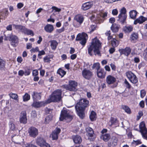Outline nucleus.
<instances>
[{
    "instance_id": "nucleus-1",
    "label": "nucleus",
    "mask_w": 147,
    "mask_h": 147,
    "mask_svg": "<svg viewBox=\"0 0 147 147\" xmlns=\"http://www.w3.org/2000/svg\"><path fill=\"white\" fill-rule=\"evenodd\" d=\"M101 47V43L97 38L93 39L91 45L88 48V54L92 55V51H93L94 54L101 56L99 50Z\"/></svg>"
},
{
    "instance_id": "nucleus-2",
    "label": "nucleus",
    "mask_w": 147,
    "mask_h": 147,
    "mask_svg": "<svg viewBox=\"0 0 147 147\" xmlns=\"http://www.w3.org/2000/svg\"><path fill=\"white\" fill-rule=\"evenodd\" d=\"M62 91L61 90L57 89L55 90L51 95L50 98V101H48V103L51 102H57L60 101L61 98Z\"/></svg>"
},
{
    "instance_id": "nucleus-3",
    "label": "nucleus",
    "mask_w": 147,
    "mask_h": 147,
    "mask_svg": "<svg viewBox=\"0 0 147 147\" xmlns=\"http://www.w3.org/2000/svg\"><path fill=\"white\" fill-rule=\"evenodd\" d=\"M72 116L69 114V111L64 109L61 110L59 118L60 121L65 120L69 122L72 119Z\"/></svg>"
},
{
    "instance_id": "nucleus-4",
    "label": "nucleus",
    "mask_w": 147,
    "mask_h": 147,
    "mask_svg": "<svg viewBox=\"0 0 147 147\" xmlns=\"http://www.w3.org/2000/svg\"><path fill=\"white\" fill-rule=\"evenodd\" d=\"M88 100L85 99H82L77 103L75 106L76 109L84 110L85 108L88 106Z\"/></svg>"
},
{
    "instance_id": "nucleus-5",
    "label": "nucleus",
    "mask_w": 147,
    "mask_h": 147,
    "mask_svg": "<svg viewBox=\"0 0 147 147\" xmlns=\"http://www.w3.org/2000/svg\"><path fill=\"white\" fill-rule=\"evenodd\" d=\"M77 85V83L76 82L74 81H71L69 82V85H63L61 87L70 91H76L77 90L76 88Z\"/></svg>"
},
{
    "instance_id": "nucleus-6",
    "label": "nucleus",
    "mask_w": 147,
    "mask_h": 147,
    "mask_svg": "<svg viewBox=\"0 0 147 147\" xmlns=\"http://www.w3.org/2000/svg\"><path fill=\"white\" fill-rule=\"evenodd\" d=\"M88 38L87 34L84 32H82V34H79L77 35L76 40V41H80V43L84 46L86 43V40Z\"/></svg>"
},
{
    "instance_id": "nucleus-7",
    "label": "nucleus",
    "mask_w": 147,
    "mask_h": 147,
    "mask_svg": "<svg viewBox=\"0 0 147 147\" xmlns=\"http://www.w3.org/2000/svg\"><path fill=\"white\" fill-rule=\"evenodd\" d=\"M74 20L78 22L76 24L74 23L73 26L76 28L79 27L82 23L84 20V18L83 15L78 14L76 15L74 18Z\"/></svg>"
},
{
    "instance_id": "nucleus-8",
    "label": "nucleus",
    "mask_w": 147,
    "mask_h": 147,
    "mask_svg": "<svg viewBox=\"0 0 147 147\" xmlns=\"http://www.w3.org/2000/svg\"><path fill=\"white\" fill-rule=\"evenodd\" d=\"M126 75L130 82L134 84H136L138 82L137 77L131 71L127 72Z\"/></svg>"
},
{
    "instance_id": "nucleus-9",
    "label": "nucleus",
    "mask_w": 147,
    "mask_h": 147,
    "mask_svg": "<svg viewBox=\"0 0 147 147\" xmlns=\"http://www.w3.org/2000/svg\"><path fill=\"white\" fill-rule=\"evenodd\" d=\"M86 135L89 140L91 141H94L96 137L92 129L90 127H88L86 128Z\"/></svg>"
},
{
    "instance_id": "nucleus-10",
    "label": "nucleus",
    "mask_w": 147,
    "mask_h": 147,
    "mask_svg": "<svg viewBox=\"0 0 147 147\" xmlns=\"http://www.w3.org/2000/svg\"><path fill=\"white\" fill-rule=\"evenodd\" d=\"M28 133L31 137L35 138L38 134V130L34 127H31L28 129Z\"/></svg>"
},
{
    "instance_id": "nucleus-11",
    "label": "nucleus",
    "mask_w": 147,
    "mask_h": 147,
    "mask_svg": "<svg viewBox=\"0 0 147 147\" xmlns=\"http://www.w3.org/2000/svg\"><path fill=\"white\" fill-rule=\"evenodd\" d=\"M140 131L142 136L147 139V129H146L144 122H142L139 125Z\"/></svg>"
},
{
    "instance_id": "nucleus-12",
    "label": "nucleus",
    "mask_w": 147,
    "mask_h": 147,
    "mask_svg": "<svg viewBox=\"0 0 147 147\" xmlns=\"http://www.w3.org/2000/svg\"><path fill=\"white\" fill-rule=\"evenodd\" d=\"M82 75L85 79L88 80L92 77L93 74L89 70L85 69L82 71Z\"/></svg>"
},
{
    "instance_id": "nucleus-13",
    "label": "nucleus",
    "mask_w": 147,
    "mask_h": 147,
    "mask_svg": "<svg viewBox=\"0 0 147 147\" xmlns=\"http://www.w3.org/2000/svg\"><path fill=\"white\" fill-rule=\"evenodd\" d=\"M93 4V1L85 3L82 5L81 9L84 11L87 10L91 8L92 7Z\"/></svg>"
},
{
    "instance_id": "nucleus-14",
    "label": "nucleus",
    "mask_w": 147,
    "mask_h": 147,
    "mask_svg": "<svg viewBox=\"0 0 147 147\" xmlns=\"http://www.w3.org/2000/svg\"><path fill=\"white\" fill-rule=\"evenodd\" d=\"M61 131V129L58 127H56L53 131L51 136L53 140H57L59 134Z\"/></svg>"
},
{
    "instance_id": "nucleus-15",
    "label": "nucleus",
    "mask_w": 147,
    "mask_h": 147,
    "mask_svg": "<svg viewBox=\"0 0 147 147\" xmlns=\"http://www.w3.org/2000/svg\"><path fill=\"white\" fill-rule=\"evenodd\" d=\"M121 55L124 54L127 57L130 53L131 49L129 47H126L125 49H122L119 50Z\"/></svg>"
},
{
    "instance_id": "nucleus-16",
    "label": "nucleus",
    "mask_w": 147,
    "mask_h": 147,
    "mask_svg": "<svg viewBox=\"0 0 147 147\" xmlns=\"http://www.w3.org/2000/svg\"><path fill=\"white\" fill-rule=\"evenodd\" d=\"M27 120L26 112L25 111H22L21 113L20 118V123L25 124L27 123Z\"/></svg>"
},
{
    "instance_id": "nucleus-17",
    "label": "nucleus",
    "mask_w": 147,
    "mask_h": 147,
    "mask_svg": "<svg viewBox=\"0 0 147 147\" xmlns=\"http://www.w3.org/2000/svg\"><path fill=\"white\" fill-rule=\"evenodd\" d=\"M117 138L115 136L112 137L108 142V146L109 147H115L117 144Z\"/></svg>"
},
{
    "instance_id": "nucleus-18",
    "label": "nucleus",
    "mask_w": 147,
    "mask_h": 147,
    "mask_svg": "<svg viewBox=\"0 0 147 147\" xmlns=\"http://www.w3.org/2000/svg\"><path fill=\"white\" fill-rule=\"evenodd\" d=\"M116 81V79L114 76L111 75H108L106 78V82L108 85L113 84Z\"/></svg>"
},
{
    "instance_id": "nucleus-19",
    "label": "nucleus",
    "mask_w": 147,
    "mask_h": 147,
    "mask_svg": "<svg viewBox=\"0 0 147 147\" xmlns=\"http://www.w3.org/2000/svg\"><path fill=\"white\" fill-rule=\"evenodd\" d=\"M10 40L11 41V45L14 47H16L18 42V40L17 37L15 35H13L11 36Z\"/></svg>"
},
{
    "instance_id": "nucleus-20",
    "label": "nucleus",
    "mask_w": 147,
    "mask_h": 147,
    "mask_svg": "<svg viewBox=\"0 0 147 147\" xmlns=\"http://www.w3.org/2000/svg\"><path fill=\"white\" fill-rule=\"evenodd\" d=\"M45 104V103L43 101L37 102L34 101L32 105V106L35 108H37L44 106Z\"/></svg>"
},
{
    "instance_id": "nucleus-21",
    "label": "nucleus",
    "mask_w": 147,
    "mask_h": 147,
    "mask_svg": "<svg viewBox=\"0 0 147 147\" xmlns=\"http://www.w3.org/2000/svg\"><path fill=\"white\" fill-rule=\"evenodd\" d=\"M127 17V15H120L119 14L118 17V18L117 20L119 21L122 24H124L126 23V19Z\"/></svg>"
},
{
    "instance_id": "nucleus-22",
    "label": "nucleus",
    "mask_w": 147,
    "mask_h": 147,
    "mask_svg": "<svg viewBox=\"0 0 147 147\" xmlns=\"http://www.w3.org/2000/svg\"><path fill=\"white\" fill-rule=\"evenodd\" d=\"M97 75L98 77L100 78H103L105 77L106 72L104 69H100L97 70Z\"/></svg>"
},
{
    "instance_id": "nucleus-23",
    "label": "nucleus",
    "mask_w": 147,
    "mask_h": 147,
    "mask_svg": "<svg viewBox=\"0 0 147 147\" xmlns=\"http://www.w3.org/2000/svg\"><path fill=\"white\" fill-rule=\"evenodd\" d=\"M30 74V69H28L24 71L23 70H20L18 72V74L19 76H22L24 75L25 76H29Z\"/></svg>"
},
{
    "instance_id": "nucleus-24",
    "label": "nucleus",
    "mask_w": 147,
    "mask_h": 147,
    "mask_svg": "<svg viewBox=\"0 0 147 147\" xmlns=\"http://www.w3.org/2000/svg\"><path fill=\"white\" fill-rule=\"evenodd\" d=\"M146 20V18L142 16H141L138 18L134 22V24H136L138 23L140 24H142Z\"/></svg>"
},
{
    "instance_id": "nucleus-25",
    "label": "nucleus",
    "mask_w": 147,
    "mask_h": 147,
    "mask_svg": "<svg viewBox=\"0 0 147 147\" xmlns=\"http://www.w3.org/2000/svg\"><path fill=\"white\" fill-rule=\"evenodd\" d=\"M32 96L34 101L39 100L41 98V93L36 92H33Z\"/></svg>"
},
{
    "instance_id": "nucleus-26",
    "label": "nucleus",
    "mask_w": 147,
    "mask_h": 147,
    "mask_svg": "<svg viewBox=\"0 0 147 147\" xmlns=\"http://www.w3.org/2000/svg\"><path fill=\"white\" fill-rule=\"evenodd\" d=\"M44 29L46 32L51 33L53 30L54 27L52 25L47 24L45 27Z\"/></svg>"
},
{
    "instance_id": "nucleus-27",
    "label": "nucleus",
    "mask_w": 147,
    "mask_h": 147,
    "mask_svg": "<svg viewBox=\"0 0 147 147\" xmlns=\"http://www.w3.org/2000/svg\"><path fill=\"white\" fill-rule=\"evenodd\" d=\"M73 139L74 142L76 144L80 143L82 141L81 138L78 135L73 136Z\"/></svg>"
},
{
    "instance_id": "nucleus-28",
    "label": "nucleus",
    "mask_w": 147,
    "mask_h": 147,
    "mask_svg": "<svg viewBox=\"0 0 147 147\" xmlns=\"http://www.w3.org/2000/svg\"><path fill=\"white\" fill-rule=\"evenodd\" d=\"M8 13V10L6 9H3L2 11H0V15L3 16L4 20L7 18Z\"/></svg>"
},
{
    "instance_id": "nucleus-29",
    "label": "nucleus",
    "mask_w": 147,
    "mask_h": 147,
    "mask_svg": "<svg viewBox=\"0 0 147 147\" xmlns=\"http://www.w3.org/2000/svg\"><path fill=\"white\" fill-rule=\"evenodd\" d=\"M51 42V47L52 49L55 50L58 45V42L55 40H53L50 41Z\"/></svg>"
},
{
    "instance_id": "nucleus-30",
    "label": "nucleus",
    "mask_w": 147,
    "mask_h": 147,
    "mask_svg": "<svg viewBox=\"0 0 147 147\" xmlns=\"http://www.w3.org/2000/svg\"><path fill=\"white\" fill-rule=\"evenodd\" d=\"M15 28L20 32H24V31L26 28L23 26L20 25H14Z\"/></svg>"
},
{
    "instance_id": "nucleus-31",
    "label": "nucleus",
    "mask_w": 147,
    "mask_h": 147,
    "mask_svg": "<svg viewBox=\"0 0 147 147\" xmlns=\"http://www.w3.org/2000/svg\"><path fill=\"white\" fill-rule=\"evenodd\" d=\"M137 13V11L134 10L130 11L129 12V14L131 18L133 19H136Z\"/></svg>"
},
{
    "instance_id": "nucleus-32",
    "label": "nucleus",
    "mask_w": 147,
    "mask_h": 147,
    "mask_svg": "<svg viewBox=\"0 0 147 147\" xmlns=\"http://www.w3.org/2000/svg\"><path fill=\"white\" fill-rule=\"evenodd\" d=\"M119 27L120 26L119 25L114 24H112L111 27V29L113 32H116L118 31Z\"/></svg>"
},
{
    "instance_id": "nucleus-33",
    "label": "nucleus",
    "mask_w": 147,
    "mask_h": 147,
    "mask_svg": "<svg viewBox=\"0 0 147 147\" xmlns=\"http://www.w3.org/2000/svg\"><path fill=\"white\" fill-rule=\"evenodd\" d=\"M119 44L118 40H116L115 38H113L111 40V45L113 47H117Z\"/></svg>"
},
{
    "instance_id": "nucleus-34",
    "label": "nucleus",
    "mask_w": 147,
    "mask_h": 147,
    "mask_svg": "<svg viewBox=\"0 0 147 147\" xmlns=\"http://www.w3.org/2000/svg\"><path fill=\"white\" fill-rule=\"evenodd\" d=\"M78 113V115L82 119H83L84 117L85 114L84 113V110L82 109H76Z\"/></svg>"
},
{
    "instance_id": "nucleus-35",
    "label": "nucleus",
    "mask_w": 147,
    "mask_h": 147,
    "mask_svg": "<svg viewBox=\"0 0 147 147\" xmlns=\"http://www.w3.org/2000/svg\"><path fill=\"white\" fill-rule=\"evenodd\" d=\"M53 55H48L43 58V61L45 62L50 63L51 61L50 59L52 58L53 57Z\"/></svg>"
},
{
    "instance_id": "nucleus-36",
    "label": "nucleus",
    "mask_w": 147,
    "mask_h": 147,
    "mask_svg": "<svg viewBox=\"0 0 147 147\" xmlns=\"http://www.w3.org/2000/svg\"><path fill=\"white\" fill-rule=\"evenodd\" d=\"M100 138L105 142L107 141L110 138V135L109 134L102 135Z\"/></svg>"
},
{
    "instance_id": "nucleus-37",
    "label": "nucleus",
    "mask_w": 147,
    "mask_h": 147,
    "mask_svg": "<svg viewBox=\"0 0 147 147\" xmlns=\"http://www.w3.org/2000/svg\"><path fill=\"white\" fill-rule=\"evenodd\" d=\"M90 118L92 121L95 120L96 118V113L92 111L91 112L90 116Z\"/></svg>"
},
{
    "instance_id": "nucleus-38",
    "label": "nucleus",
    "mask_w": 147,
    "mask_h": 147,
    "mask_svg": "<svg viewBox=\"0 0 147 147\" xmlns=\"http://www.w3.org/2000/svg\"><path fill=\"white\" fill-rule=\"evenodd\" d=\"M138 38V34L137 33H133L131 35L130 39L131 40L134 41L137 40Z\"/></svg>"
},
{
    "instance_id": "nucleus-39",
    "label": "nucleus",
    "mask_w": 147,
    "mask_h": 147,
    "mask_svg": "<svg viewBox=\"0 0 147 147\" xmlns=\"http://www.w3.org/2000/svg\"><path fill=\"white\" fill-rule=\"evenodd\" d=\"M132 30L133 27L131 26H125L123 28L124 31L127 33L130 32Z\"/></svg>"
},
{
    "instance_id": "nucleus-40",
    "label": "nucleus",
    "mask_w": 147,
    "mask_h": 147,
    "mask_svg": "<svg viewBox=\"0 0 147 147\" xmlns=\"http://www.w3.org/2000/svg\"><path fill=\"white\" fill-rule=\"evenodd\" d=\"M24 33L27 35H30L32 36L34 35V33L31 30L28 29L26 28Z\"/></svg>"
},
{
    "instance_id": "nucleus-41",
    "label": "nucleus",
    "mask_w": 147,
    "mask_h": 147,
    "mask_svg": "<svg viewBox=\"0 0 147 147\" xmlns=\"http://www.w3.org/2000/svg\"><path fill=\"white\" fill-rule=\"evenodd\" d=\"M45 142V141L44 139L41 138H38L36 140V144L40 146H41Z\"/></svg>"
},
{
    "instance_id": "nucleus-42",
    "label": "nucleus",
    "mask_w": 147,
    "mask_h": 147,
    "mask_svg": "<svg viewBox=\"0 0 147 147\" xmlns=\"http://www.w3.org/2000/svg\"><path fill=\"white\" fill-rule=\"evenodd\" d=\"M122 108L125 111L128 113L130 114L131 113V111L129 108L127 106L124 105H122Z\"/></svg>"
},
{
    "instance_id": "nucleus-43",
    "label": "nucleus",
    "mask_w": 147,
    "mask_h": 147,
    "mask_svg": "<svg viewBox=\"0 0 147 147\" xmlns=\"http://www.w3.org/2000/svg\"><path fill=\"white\" fill-rule=\"evenodd\" d=\"M95 18L94 16L93 15L90 17V18L91 20H96V21H99L101 19V16L100 15H97L96 17V19Z\"/></svg>"
},
{
    "instance_id": "nucleus-44",
    "label": "nucleus",
    "mask_w": 147,
    "mask_h": 147,
    "mask_svg": "<svg viewBox=\"0 0 147 147\" xmlns=\"http://www.w3.org/2000/svg\"><path fill=\"white\" fill-rule=\"evenodd\" d=\"M5 61L1 59L0 58V70L3 69L5 66Z\"/></svg>"
},
{
    "instance_id": "nucleus-45",
    "label": "nucleus",
    "mask_w": 147,
    "mask_h": 147,
    "mask_svg": "<svg viewBox=\"0 0 147 147\" xmlns=\"http://www.w3.org/2000/svg\"><path fill=\"white\" fill-rule=\"evenodd\" d=\"M110 123H111V125H116L118 123V121L116 119L111 117Z\"/></svg>"
},
{
    "instance_id": "nucleus-46",
    "label": "nucleus",
    "mask_w": 147,
    "mask_h": 147,
    "mask_svg": "<svg viewBox=\"0 0 147 147\" xmlns=\"http://www.w3.org/2000/svg\"><path fill=\"white\" fill-rule=\"evenodd\" d=\"M53 115H50L47 116L45 119V121L46 123H48L51 121L53 118Z\"/></svg>"
},
{
    "instance_id": "nucleus-47",
    "label": "nucleus",
    "mask_w": 147,
    "mask_h": 147,
    "mask_svg": "<svg viewBox=\"0 0 147 147\" xmlns=\"http://www.w3.org/2000/svg\"><path fill=\"white\" fill-rule=\"evenodd\" d=\"M57 73L59 74L61 77H63L66 73V72L64 70L60 69H59L57 71Z\"/></svg>"
},
{
    "instance_id": "nucleus-48",
    "label": "nucleus",
    "mask_w": 147,
    "mask_h": 147,
    "mask_svg": "<svg viewBox=\"0 0 147 147\" xmlns=\"http://www.w3.org/2000/svg\"><path fill=\"white\" fill-rule=\"evenodd\" d=\"M30 96L28 93H26L23 96V101H27L30 99Z\"/></svg>"
},
{
    "instance_id": "nucleus-49",
    "label": "nucleus",
    "mask_w": 147,
    "mask_h": 147,
    "mask_svg": "<svg viewBox=\"0 0 147 147\" xmlns=\"http://www.w3.org/2000/svg\"><path fill=\"white\" fill-rule=\"evenodd\" d=\"M9 95L11 98L15 100H17L18 98V95L16 94L10 93L9 94Z\"/></svg>"
},
{
    "instance_id": "nucleus-50",
    "label": "nucleus",
    "mask_w": 147,
    "mask_h": 147,
    "mask_svg": "<svg viewBox=\"0 0 147 147\" xmlns=\"http://www.w3.org/2000/svg\"><path fill=\"white\" fill-rule=\"evenodd\" d=\"M92 68L93 69L96 68L97 70L100 69V64L98 63H94L93 64Z\"/></svg>"
},
{
    "instance_id": "nucleus-51",
    "label": "nucleus",
    "mask_w": 147,
    "mask_h": 147,
    "mask_svg": "<svg viewBox=\"0 0 147 147\" xmlns=\"http://www.w3.org/2000/svg\"><path fill=\"white\" fill-rule=\"evenodd\" d=\"M126 13V10L124 7H123L120 10V13L119 14L121 15H127Z\"/></svg>"
},
{
    "instance_id": "nucleus-52",
    "label": "nucleus",
    "mask_w": 147,
    "mask_h": 147,
    "mask_svg": "<svg viewBox=\"0 0 147 147\" xmlns=\"http://www.w3.org/2000/svg\"><path fill=\"white\" fill-rule=\"evenodd\" d=\"M96 26L95 25H91L89 29L90 30L89 32H88V33H91L93 32L94 30H96Z\"/></svg>"
},
{
    "instance_id": "nucleus-53",
    "label": "nucleus",
    "mask_w": 147,
    "mask_h": 147,
    "mask_svg": "<svg viewBox=\"0 0 147 147\" xmlns=\"http://www.w3.org/2000/svg\"><path fill=\"white\" fill-rule=\"evenodd\" d=\"M124 83L126 85V86L127 88L129 89L131 88V85L126 79L125 80Z\"/></svg>"
},
{
    "instance_id": "nucleus-54",
    "label": "nucleus",
    "mask_w": 147,
    "mask_h": 147,
    "mask_svg": "<svg viewBox=\"0 0 147 147\" xmlns=\"http://www.w3.org/2000/svg\"><path fill=\"white\" fill-rule=\"evenodd\" d=\"M9 127L10 129L12 130H14L15 128L14 124L12 122H10L9 123Z\"/></svg>"
},
{
    "instance_id": "nucleus-55",
    "label": "nucleus",
    "mask_w": 147,
    "mask_h": 147,
    "mask_svg": "<svg viewBox=\"0 0 147 147\" xmlns=\"http://www.w3.org/2000/svg\"><path fill=\"white\" fill-rule=\"evenodd\" d=\"M146 94V91L144 90H142L140 91V96L142 98H143Z\"/></svg>"
},
{
    "instance_id": "nucleus-56",
    "label": "nucleus",
    "mask_w": 147,
    "mask_h": 147,
    "mask_svg": "<svg viewBox=\"0 0 147 147\" xmlns=\"http://www.w3.org/2000/svg\"><path fill=\"white\" fill-rule=\"evenodd\" d=\"M143 113L142 111H140L138 113V115L137 116V120H139L143 115Z\"/></svg>"
},
{
    "instance_id": "nucleus-57",
    "label": "nucleus",
    "mask_w": 147,
    "mask_h": 147,
    "mask_svg": "<svg viewBox=\"0 0 147 147\" xmlns=\"http://www.w3.org/2000/svg\"><path fill=\"white\" fill-rule=\"evenodd\" d=\"M41 147H50V145L47 143L45 141L41 146Z\"/></svg>"
},
{
    "instance_id": "nucleus-58",
    "label": "nucleus",
    "mask_w": 147,
    "mask_h": 147,
    "mask_svg": "<svg viewBox=\"0 0 147 147\" xmlns=\"http://www.w3.org/2000/svg\"><path fill=\"white\" fill-rule=\"evenodd\" d=\"M39 53L38 54V56L39 58H41V57L40 56L42 55H44L45 54V52L44 51L42 50V51H38Z\"/></svg>"
},
{
    "instance_id": "nucleus-59",
    "label": "nucleus",
    "mask_w": 147,
    "mask_h": 147,
    "mask_svg": "<svg viewBox=\"0 0 147 147\" xmlns=\"http://www.w3.org/2000/svg\"><path fill=\"white\" fill-rule=\"evenodd\" d=\"M52 9L53 10H55V12H60L61 11V9L58 8L55 6L52 7Z\"/></svg>"
},
{
    "instance_id": "nucleus-60",
    "label": "nucleus",
    "mask_w": 147,
    "mask_h": 147,
    "mask_svg": "<svg viewBox=\"0 0 147 147\" xmlns=\"http://www.w3.org/2000/svg\"><path fill=\"white\" fill-rule=\"evenodd\" d=\"M32 75L34 76H36L38 74V72L37 70H34L32 71Z\"/></svg>"
},
{
    "instance_id": "nucleus-61",
    "label": "nucleus",
    "mask_w": 147,
    "mask_h": 147,
    "mask_svg": "<svg viewBox=\"0 0 147 147\" xmlns=\"http://www.w3.org/2000/svg\"><path fill=\"white\" fill-rule=\"evenodd\" d=\"M118 13V11L117 9H114L112 11V13L113 15H116Z\"/></svg>"
},
{
    "instance_id": "nucleus-62",
    "label": "nucleus",
    "mask_w": 147,
    "mask_h": 147,
    "mask_svg": "<svg viewBox=\"0 0 147 147\" xmlns=\"http://www.w3.org/2000/svg\"><path fill=\"white\" fill-rule=\"evenodd\" d=\"M24 6L23 3H18L17 5V7L18 8L20 9L22 8Z\"/></svg>"
},
{
    "instance_id": "nucleus-63",
    "label": "nucleus",
    "mask_w": 147,
    "mask_h": 147,
    "mask_svg": "<svg viewBox=\"0 0 147 147\" xmlns=\"http://www.w3.org/2000/svg\"><path fill=\"white\" fill-rule=\"evenodd\" d=\"M144 57L145 60L147 61V49H146L144 51Z\"/></svg>"
},
{
    "instance_id": "nucleus-64",
    "label": "nucleus",
    "mask_w": 147,
    "mask_h": 147,
    "mask_svg": "<svg viewBox=\"0 0 147 147\" xmlns=\"http://www.w3.org/2000/svg\"><path fill=\"white\" fill-rule=\"evenodd\" d=\"M31 116L33 117H35L36 116V112L35 111H32L31 113Z\"/></svg>"
}]
</instances>
